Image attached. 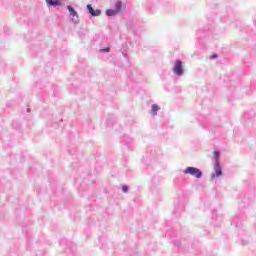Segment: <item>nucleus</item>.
<instances>
[{
    "mask_svg": "<svg viewBox=\"0 0 256 256\" xmlns=\"http://www.w3.org/2000/svg\"><path fill=\"white\" fill-rule=\"evenodd\" d=\"M117 13L118 12L116 10H112V9L106 11V15H108V17H111L113 15H117Z\"/></svg>",
    "mask_w": 256,
    "mask_h": 256,
    "instance_id": "8",
    "label": "nucleus"
},
{
    "mask_svg": "<svg viewBox=\"0 0 256 256\" xmlns=\"http://www.w3.org/2000/svg\"><path fill=\"white\" fill-rule=\"evenodd\" d=\"M212 177L214 178V177H215V174H212Z\"/></svg>",
    "mask_w": 256,
    "mask_h": 256,
    "instance_id": "13",
    "label": "nucleus"
},
{
    "mask_svg": "<svg viewBox=\"0 0 256 256\" xmlns=\"http://www.w3.org/2000/svg\"><path fill=\"white\" fill-rule=\"evenodd\" d=\"M67 9H68L71 17H78L77 11H75V9H73L71 6H67Z\"/></svg>",
    "mask_w": 256,
    "mask_h": 256,
    "instance_id": "6",
    "label": "nucleus"
},
{
    "mask_svg": "<svg viewBox=\"0 0 256 256\" xmlns=\"http://www.w3.org/2000/svg\"><path fill=\"white\" fill-rule=\"evenodd\" d=\"M210 59H217V55L210 56Z\"/></svg>",
    "mask_w": 256,
    "mask_h": 256,
    "instance_id": "12",
    "label": "nucleus"
},
{
    "mask_svg": "<svg viewBox=\"0 0 256 256\" xmlns=\"http://www.w3.org/2000/svg\"><path fill=\"white\" fill-rule=\"evenodd\" d=\"M87 9H88L90 15H92V17H98V15H101V11L94 10L93 7L91 6V4L87 5Z\"/></svg>",
    "mask_w": 256,
    "mask_h": 256,
    "instance_id": "4",
    "label": "nucleus"
},
{
    "mask_svg": "<svg viewBox=\"0 0 256 256\" xmlns=\"http://www.w3.org/2000/svg\"><path fill=\"white\" fill-rule=\"evenodd\" d=\"M121 6H122L121 1L116 2L115 11H117V13H121Z\"/></svg>",
    "mask_w": 256,
    "mask_h": 256,
    "instance_id": "9",
    "label": "nucleus"
},
{
    "mask_svg": "<svg viewBox=\"0 0 256 256\" xmlns=\"http://www.w3.org/2000/svg\"><path fill=\"white\" fill-rule=\"evenodd\" d=\"M219 155L220 152L219 151H214L213 155H212V159L214 161V171L216 173V177L221 176V166L219 165Z\"/></svg>",
    "mask_w": 256,
    "mask_h": 256,
    "instance_id": "1",
    "label": "nucleus"
},
{
    "mask_svg": "<svg viewBox=\"0 0 256 256\" xmlns=\"http://www.w3.org/2000/svg\"><path fill=\"white\" fill-rule=\"evenodd\" d=\"M173 72L178 76L183 75V62H181V60H176L173 67Z\"/></svg>",
    "mask_w": 256,
    "mask_h": 256,
    "instance_id": "3",
    "label": "nucleus"
},
{
    "mask_svg": "<svg viewBox=\"0 0 256 256\" xmlns=\"http://www.w3.org/2000/svg\"><path fill=\"white\" fill-rule=\"evenodd\" d=\"M159 106H157V104H153L152 105V109H151V111H152V114L153 115H157V111H159Z\"/></svg>",
    "mask_w": 256,
    "mask_h": 256,
    "instance_id": "7",
    "label": "nucleus"
},
{
    "mask_svg": "<svg viewBox=\"0 0 256 256\" xmlns=\"http://www.w3.org/2000/svg\"><path fill=\"white\" fill-rule=\"evenodd\" d=\"M185 175H192V177H196V179H201L203 176V172L200 169L195 167H187L184 170Z\"/></svg>",
    "mask_w": 256,
    "mask_h": 256,
    "instance_id": "2",
    "label": "nucleus"
},
{
    "mask_svg": "<svg viewBox=\"0 0 256 256\" xmlns=\"http://www.w3.org/2000/svg\"><path fill=\"white\" fill-rule=\"evenodd\" d=\"M46 3L49 7L53 6H57V5H61V3H59V0H46Z\"/></svg>",
    "mask_w": 256,
    "mask_h": 256,
    "instance_id": "5",
    "label": "nucleus"
},
{
    "mask_svg": "<svg viewBox=\"0 0 256 256\" xmlns=\"http://www.w3.org/2000/svg\"><path fill=\"white\" fill-rule=\"evenodd\" d=\"M122 191H124V193H127V191H129V188L127 186H123Z\"/></svg>",
    "mask_w": 256,
    "mask_h": 256,
    "instance_id": "11",
    "label": "nucleus"
},
{
    "mask_svg": "<svg viewBox=\"0 0 256 256\" xmlns=\"http://www.w3.org/2000/svg\"><path fill=\"white\" fill-rule=\"evenodd\" d=\"M109 51H111L110 48H105L101 50L102 53H109Z\"/></svg>",
    "mask_w": 256,
    "mask_h": 256,
    "instance_id": "10",
    "label": "nucleus"
}]
</instances>
